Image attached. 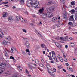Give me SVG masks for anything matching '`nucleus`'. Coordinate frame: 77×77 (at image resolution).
I'll return each instance as SVG.
<instances>
[{"label":"nucleus","instance_id":"62","mask_svg":"<svg viewBox=\"0 0 77 77\" xmlns=\"http://www.w3.org/2000/svg\"><path fill=\"white\" fill-rule=\"evenodd\" d=\"M38 35V36H42L41 34L39 33Z\"/></svg>","mask_w":77,"mask_h":77},{"label":"nucleus","instance_id":"11","mask_svg":"<svg viewBox=\"0 0 77 77\" xmlns=\"http://www.w3.org/2000/svg\"><path fill=\"white\" fill-rule=\"evenodd\" d=\"M6 42H7V41H6V40H4L2 42V44L5 47L6 46Z\"/></svg>","mask_w":77,"mask_h":77},{"label":"nucleus","instance_id":"53","mask_svg":"<svg viewBox=\"0 0 77 77\" xmlns=\"http://www.w3.org/2000/svg\"><path fill=\"white\" fill-rule=\"evenodd\" d=\"M64 60L65 62H68V60L66 58H65L64 59Z\"/></svg>","mask_w":77,"mask_h":77},{"label":"nucleus","instance_id":"25","mask_svg":"<svg viewBox=\"0 0 77 77\" xmlns=\"http://www.w3.org/2000/svg\"><path fill=\"white\" fill-rule=\"evenodd\" d=\"M55 61L56 62H57V63H58L59 62V60H58V59H57V58L56 57V58L55 59H54Z\"/></svg>","mask_w":77,"mask_h":77},{"label":"nucleus","instance_id":"37","mask_svg":"<svg viewBox=\"0 0 77 77\" xmlns=\"http://www.w3.org/2000/svg\"><path fill=\"white\" fill-rule=\"evenodd\" d=\"M0 32H1V34L2 35H5V34H4L2 32V29L1 28H0Z\"/></svg>","mask_w":77,"mask_h":77},{"label":"nucleus","instance_id":"22","mask_svg":"<svg viewBox=\"0 0 77 77\" xmlns=\"http://www.w3.org/2000/svg\"><path fill=\"white\" fill-rule=\"evenodd\" d=\"M69 12L71 13V14H74V13L75 12V10L74 9H72Z\"/></svg>","mask_w":77,"mask_h":77},{"label":"nucleus","instance_id":"57","mask_svg":"<svg viewBox=\"0 0 77 77\" xmlns=\"http://www.w3.org/2000/svg\"><path fill=\"white\" fill-rule=\"evenodd\" d=\"M30 24L32 26H34V24L32 23H30Z\"/></svg>","mask_w":77,"mask_h":77},{"label":"nucleus","instance_id":"10","mask_svg":"<svg viewBox=\"0 0 77 77\" xmlns=\"http://www.w3.org/2000/svg\"><path fill=\"white\" fill-rule=\"evenodd\" d=\"M52 57L54 59H56V55H55V53L54 51H52Z\"/></svg>","mask_w":77,"mask_h":77},{"label":"nucleus","instance_id":"52","mask_svg":"<svg viewBox=\"0 0 77 77\" xmlns=\"http://www.w3.org/2000/svg\"><path fill=\"white\" fill-rule=\"evenodd\" d=\"M8 2H2V4H7V3H8Z\"/></svg>","mask_w":77,"mask_h":77},{"label":"nucleus","instance_id":"44","mask_svg":"<svg viewBox=\"0 0 77 77\" xmlns=\"http://www.w3.org/2000/svg\"><path fill=\"white\" fill-rule=\"evenodd\" d=\"M70 18L71 19H72V20H74V15H72L70 16Z\"/></svg>","mask_w":77,"mask_h":77},{"label":"nucleus","instance_id":"50","mask_svg":"<svg viewBox=\"0 0 77 77\" xmlns=\"http://www.w3.org/2000/svg\"><path fill=\"white\" fill-rule=\"evenodd\" d=\"M62 2L63 3H65L66 2V1L65 0H62Z\"/></svg>","mask_w":77,"mask_h":77},{"label":"nucleus","instance_id":"32","mask_svg":"<svg viewBox=\"0 0 77 77\" xmlns=\"http://www.w3.org/2000/svg\"><path fill=\"white\" fill-rule=\"evenodd\" d=\"M22 38L24 40V41H27L28 40V39L26 38H24V37H22Z\"/></svg>","mask_w":77,"mask_h":77},{"label":"nucleus","instance_id":"12","mask_svg":"<svg viewBox=\"0 0 77 77\" xmlns=\"http://www.w3.org/2000/svg\"><path fill=\"white\" fill-rule=\"evenodd\" d=\"M46 66L47 67V68L49 70H50L51 69V66H50V65L49 64H47L46 65Z\"/></svg>","mask_w":77,"mask_h":77},{"label":"nucleus","instance_id":"42","mask_svg":"<svg viewBox=\"0 0 77 77\" xmlns=\"http://www.w3.org/2000/svg\"><path fill=\"white\" fill-rule=\"evenodd\" d=\"M23 31V32L25 33H27V31L24 29H22Z\"/></svg>","mask_w":77,"mask_h":77},{"label":"nucleus","instance_id":"5","mask_svg":"<svg viewBox=\"0 0 77 77\" xmlns=\"http://www.w3.org/2000/svg\"><path fill=\"white\" fill-rule=\"evenodd\" d=\"M16 19L17 20V21H18L19 20H20L22 23H24V22L25 21V20L24 19H23V18L21 17V16H20L19 17L18 16H16Z\"/></svg>","mask_w":77,"mask_h":77},{"label":"nucleus","instance_id":"54","mask_svg":"<svg viewBox=\"0 0 77 77\" xmlns=\"http://www.w3.org/2000/svg\"><path fill=\"white\" fill-rule=\"evenodd\" d=\"M57 68H58L59 69H62V68L60 66H58Z\"/></svg>","mask_w":77,"mask_h":77},{"label":"nucleus","instance_id":"16","mask_svg":"<svg viewBox=\"0 0 77 77\" xmlns=\"http://www.w3.org/2000/svg\"><path fill=\"white\" fill-rule=\"evenodd\" d=\"M7 14L6 13L4 12L3 13V15H2V17H7Z\"/></svg>","mask_w":77,"mask_h":77},{"label":"nucleus","instance_id":"30","mask_svg":"<svg viewBox=\"0 0 77 77\" xmlns=\"http://www.w3.org/2000/svg\"><path fill=\"white\" fill-rule=\"evenodd\" d=\"M35 62L37 64H39V60H38L37 59H35Z\"/></svg>","mask_w":77,"mask_h":77},{"label":"nucleus","instance_id":"27","mask_svg":"<svg viewBox=\"0 0 77 77\" xmlns=\"http://www.w3.org/2000/svg\"><path fill=\"white\" fill-rule=\"evenodd\" d=\"M39 66H41L42 67H43L44 68H45V66L43 65L42 64L40 63L39 64Z\"/></svg>","mask_w":77,"mask_h":77},{"label":"nucleus","instance_id":"13","mask_svg":"<svg viewBox=\"0 0 77 77\" xmlns=\"http://www.w3.org/2000/svg\"><path fill=\"white\" fill-rule=\"evenodd\" d=\"M42 17L43 18H46L47 17L46 13H43L42 15Z\"/></svg>","mask_w":77,"mask_h":77},{"label":"nucleus","instance_id":"3","mask_svg":"<svg viewBox=\"0 0 77 77\" xmlns=\"http://www.w3.org/2000/svg\"><path fill=\"white\" fill-rule=\"evenodd\" d=\"M28 66L30 69L33 71V69L32 68H35L36 66V64L32 63L29 64Z\"/></svg>","mask_w":77,"mask_h":77},{"label":"nucleus","instance_id":"6","mask_svg":"<svg viewBox=\"0 0 77 77\" xmlns=\"http://www.w3.org/2000/svg\"><path fill=\"white\" fill-rule=\"evenodd\" d=\"M6 64L4 63H1L0 64V68L4 69L6 67Z\"/></svg>","mask_w":77,"mask_h":77},{"label":"nucleus","instance_id":"7","mask_svg":"<svg viewBox=\"0 0 77 77\" xmlns=\"http://www.w3.org/2000/svg\"><path fill=\"white\" fill-rule=\"evenodd\" d=\"M9 22H11L13 21L14 18L12 16H10L8 18Z\"/></svg>","mask_w":77,"mask_h":77},{"label":"nucleus","instance_id":"15","mask_svg":"<svg viewBox=\"0 0 77 77\" xmlns=\"http://www.w3.org/2000/svg\"><path fill=\"white\" fill-rule=\"evenodd\" d=\"M57 47H59V46H60V48H61V46H60V44L59 43H58L57 42H55V43Z\"/></svg>","mask_w":77,"mask_h":77},{"label":"nucleus","instance_id":"60","mask_svg":"<svg viewBox=\"0 0 77 77\" xmlns=\"http://www.w3.org/2000/svg\"><path fill=\"white\" fill-rule=\"evenodd\" d=\"M60 46H61V48H60V46H59V47H58V48H59V49H60H60H61V48H62V45H60Z\"/></svg>","mask_w":77,"mask_h":77},{"label":"nucleus","instance_id":"47","mask_svg":"<svg viewBox=\"0 0 77 77\" xmlns=\"http://www.w3.org/2000/svg\"><path fill=\"white\" fill-rule=\"evenodd\" d=\"M10 59H14V58L12 56H11L10 57Z\"/></svg>","mask_w":77,"mask_h":77},{"label":"nucleus","instance_id":"2","mask_svg":"<svg viewBox=\"0 0 77 77\" xmlns=\"http://www.w3.org/2000/svg\"><path fill=\"white\" fill-rule=\"evenodd\" d=\"M56 7L54 5H53L52 7H51L49 8H47L46 10L48 12H53L55 11V8Z\"/></svg>","mask_w":77,"mask_h":77},{"label":"nucleus","instance_id":"40","mask_svg":"<svg viewBox=\"0 0 77 77\" xmlns=\"http://www.w3.org/2000/svg\"><path fill=\"white\" fill-rule=\"evenodd\" d=\"M75 20H77V13L75 14Z\"/></svg>","mask_w":77,"mask_h":77},{"label":"nucleus","instance_id":"4","mask_svg":"<svg viewBox=\"0 0 77 77\" xmlns=\"http://www.w3.org/2000/svg\"><path fill=\"white\" fill-rule=\"evenodd\" d=\"M48 72L49 74L51 75L52 77H54L55 76V73L53 71L51 70V69L49 70L48 71Z\"/></svg>","mask_w":77,"mask_h":77},{"label":"nucleus","instance_id":"41","mask_svg":"<svg viewBox=\"0 0 77 77\" xmlns=\"http://www.w3.org/2000/svg\"><path fill=\"white\" fill-rule=\"evenodd\" d=\"M70 45L71 46V47H74L75 45H74V44L71 43Z\"/></svg>","mask_w":77,"mask_h":77},{"label":"nucleus","instance_id":"9","mask_svg":"<svg viewBox=\"0 0 77 77\" xmlns=\"http://www.w3.org/2000/svg\"><path fill=\"white\" fill-rule=\"evenodd\" d=\"M57 17H53L52 19V22H53V23H55V22H56V21L57 20Z\"/></svg>","mask_w":77,"mask_h":77},{"label":"nucleus","instance_id":"63","mask_svg":"<svg viewBox=\"0 0 77 77\" xmlns=\"http://www.w3.org/2000/svg\"><path fill=\"white\" fill-rule=\"evenodd\" d=\"M44 45L43 44H42L41 45V47H42L43 48V47H44Z\"/></svg>","mask_w":77,"mask_h":77},{"label":"nucleus","instance_id":"35","mask_svg":"<svg viewBox=\"0 0 77 77\" xmlns=\"http://www.w3.org/2000/svg\"><path fill=\"white\" fill-rule=\"evenodd\" d=\"M56 26L57 27H59L60 26V23H57L56 24Z\"/></svg>","mask_w":77,"mask_h":77},{"label":"nucleus","instance_id":"23","mask_svg":"<svg viewBox=\"0 0 77 77\" xmlns=\"http://www.w3.org/2000/svg\"><path fill=\"white\" fill-rule=\"evenodd\" d=\"M27 5L28 6H29V7H30V6H33V5H32V4H31L30 3H27Z\"/></svg>","mask_w":77,"mask_h":77},{"label":"nucleus","instance_id":"19","mask_svg":"<svg viewBox=\"0 0 77 77\" xmlns=\"http://www.w3.org/2000/svg\"><path fill=\"white\" fill-rule=\"evenodd\" d=\"M76 26H77V23H73L72 24V27H75Z\"/></svg>","mask_w":77,"mask_h":77},{"label":"nucleus","instance_id":"29","mask_svg":"<svg viewBox=\"0 0 77 77\" xmlns=\"http://www.w3.org/2000/svg\"><path fill=\"white\" fill-rule=\"evenodd\" d=\"M75 1H72L71 2V4L72 6H74L75 5Z\"/></svg>","mask_w":77,"mask_h":77},{"label":"nucleus","instance_id":"39","mask_svg":"<svg viewBox=\"0 0 77 77\" xmlns=\"http://www.w3.org/2000/svg\"><path fill=\"white\" fill-rule=\"evenodd\" d=\"M59 60L61 61V62H63V59L62 58L60 57V58H59Z\"/></svg>","mask_w":77,"mask_h":77},{"label":"nucleus","instance_id":"46","mask_svg":"<svg viewBox=\"0 0 77 77\" xmlns=\"http://www.w3.org/2000/svg\"><path fill=\"white\" fill-rule=\"evenodd\" d=\"M57 56L59 58V59L60 58V57H61L60 56V55L59 54H57Z\"/></svg>","mask_w":77,"mask_h":77},{"label":"nucleus","instance_id":"45","mask_svg":"<svg viewBox=\"0 0 77 77\" xmlns=\"http://www.w3.org/2000/svg\"><path fill=\"white\" fill-rule=\"evenodd\" d=\"M72 24V22H69L68 23V24H69V25H71Z\"/></svg>","mask_w":77,"mask_h":77},{"label":"nucleus","instance_id":"48","mask_svg":"<svg viewBox=\"0 0 77 77\" xmlns=\"http://www.w3.org/2000/svg\"><path fill=\"white\" fill-rule=\"evenodd\" d=\"M25 72L27 73V74H29V71L27 70V69H26L25 70Z\"/></svg>","mask_w":77,"mask_h":77},{"label":"nucleus","instance_id":"43","mask_svg":"<svg viewBox=\"0 0 77 77\" xmlns=\"http://www.w3.org/2000/svg\"><path fill=\"white\" fill-rule=\"evenodd\" d=\"M57 72L59 74H60V71L59 69H58L57 71Z\"/></svg>","mask_w":77,"mask_h":77},{"label":"nucleus","instance_id":"1","mask_svg":"<svg viewBox=\"0 0 77 77\" xmlns=\"http://www.w3.org/2000/svg\"><path fill=\"white\" fill-rule=\"evenodd\" d=\"M39 2L37 1L36 0H33L32 2V7H35V8H38L39 6Z\"/></svg>","mask_w":77,"mask_h":77},{"label":"nucleus","instance_id":"14","mask_svg":"<svg viewBox=\"0 0 77 77\" xmlns=\"http://www.w3.org/2000/svg\"><path fill=\"white\" fill-rule=\"evenodd\" d=\"M48 5L49 6H51L53 5V2L51 1H49L48 3Z\"/></svg>","mask_w":77,"mask_h":77},{"label":"nucleus","instance_id":"18","mask_svg":"<svg viewBox=\"0 0 77 77\" xmlns=\"http://www.w3.org/2000/svg\"><path fill=\"white\" fill-rule=\"evenodd\" d=\"M10 75V72L9 71H7L5 72V75Z\"/></svg>","mask_w":77,"mask_h":77},{"label":"nucleus","instance_id":"56","mask_svg":"<svg viewBox=\"0 0 77 77\" xmlns=\"http://www.w3.org/2000/svg\"><path fill=\"white\" fill-rule=\"evenodd\" d=\"M69 75H70V76H71L72 77H75V76L74 75H70V74H68Z\"/></svg>","mask_w":77,"mask_h":77},{"label":"nucleus","instance_id":"49","mask_svg":"<svg viewBox=\"0 0 77 77\" xmlns=\"http://www.w3.org/2000/svg\"><path fill=\"white\" fill-rule=\"evenodd\" d=\"M26 51L28 52V53H30V50L29 49H26Z\"/></svg>","mask_w":77,"mask_h":77},{"label":"nucleus","instance_id":"58","mask_svg":"<svg viewBox=\"0 0 77 77\" xmlns=\"http://www.w3.org/2000/svg\"><path fill=\"white\" fill-rule=\"evenodd\" d=\"M51 63H54V60H53L51 61Z\"/></svg>","mask_w":77,"mask_h":77},{"label":"nucleus","instance_id":"20","mask_svg":"<svg viewBox=\"0 0 77 77\" xmlns=\"http://www.w3.org/2000/svg\"><path fill=\"white\" fill-rule=\"evenodd\" d=\"M51 12H48L46 14V16H47V17H49L50 16V14Z\"/></svg>","mask_w":77,"mask_h":77},{"label":"nucleus","instance_id":"33","mask_svg":"<svg viewBox=\"0 0 77 77\" xmlns=\"http://www.w3.org/2000/svg\"><path fill=\"white\" fill-rule=\"evenodd\" d=\"M4 69L1 68V69H0V72H1V74L4 71Z\"/></svg>","mask_w":77,"mask_h":77},{"label":"nucleus","instance_id":"55","mask_svg":"<svg viewBox=\"0 0 77 77\" xmlns=\"http://www.w3.org/2000/svg\"><path fill=\"white\" fill-rule=\"evenodd\" d=\"M35 32H36V33L37 35L39 33V32H38V31H37V30H36V31H35Z\"/></svg>","mask_w":77,"mask_h":77},{"label":"nucleus","instance_id":"24","mask_svg":"<svg viewBox=\"0 0 77 77\" xmlns=\"http://www.w3.org/2000/svg\"><path fill=\"white\" fill-rule=\"evenodd\" d=\"M67 69H68L69 71H72V69L70 67H68Z\"/></svg>","mask_w":77,"mask_h":77},{"label":"nucleus","instance_id":"38","mask_svg":"<svg viewBox=\"0 0 77 77\" xmlns=\"http://www.w3.org/2000/svg\"><path fill=\"white\" fill-rule=\"evenodd\" d=\"M63 17L64 19H66V15L65 14H63Z\"/></svg>","mask_w":77,"mask_h":77},{"label":"nucleus","instance_id":"34","mask_svg":"<svg viewBox=\"0 0 77 77\" xmlns=\"http://www.w3.org/2000/svg\"><path fill=\"white\" fill-rule=\"evenodd\" d=\"M19 2L21 4H24V0H20Z\"/></svg>","mask_w":77,"mask_h":77},{"label":"nucleus","instance_id":"36","mask_svg":"<svg viewBox=\"0 0 77 77\" xmlns=\"http://www.w3.org/2000/svg\"><path fill=\"white\" fill-rule=\"evenodd\" d=\"M10 44H11V43H10V42L7 41L6 45H8V46H9L10 45Z\"/></svg>","mask_w":77,"mask_h":77},{"label":"nucleus","instance_id":"8","mask_svg":"<svg viewBox=\"0 0 77 77\" xmlns=\"http://www.w3.org/2000/svg\"><path fill=\"white\" fill-rule=\"evenodd\" d=\"M26 45L27 48H29L30 46V43L28 42H26L25 43Z\"/></svg>","mask_w":77,"mask_h":77},{"label":"nucleus","instance_id":"31","mask_svg":"<svg viewBox=\"0 0 77 77\" xmlns=\"http://www.w3.org/2000/svg\"><path fill=\"white\" fill-rule=\"evenodd\" d=\"M27 3L32 4V1L31 0H28L27 1Z\"/></svg>","mask_w":77,"mask_h":77},{"label":"nucleus","instance_id":"61","mask_svg":"<svg viewBox=\"0 0 77 77\" xmlns=\"http://www.w3.org/2000/svg\"><path fill=\"white\" fill-rule=\"evenodd\" d=\"M49 59L51 60H53V58H52V57H49Z\"/></svg>","mask_w":77,"mask_h":77},{"label":"nucleus","instance_id":"64","mask_svg":"<svg viewBox=\"0 0 77 77\" xmlns=\"http://www.w3.org/2000/svg\"><path fill=\"white\" fill-rule=\"evenodd\" d=\"M13 49H14V50H15V51H17V49H16V48H15V47H13Z\"/></svg>","mask_w":77,"mask_h":77},{"label":"nucleus","instance_id":"17","mask_svg":"<svg viewBox=\"0 0 77 77\" xmlns=\"http://www.w3.org/2000/svg\"><path fill=\"white\" fill-rule=\"evenodd\" d=\"M43 11L44 8H42V9H41L39 10V12L40 13H42V12H43Z\"/></svg>","mask_w":77,"mask_h":77},{"label":"nucleus","instance_id":"51","mask_svg":"<svg viewBox=\"0 0 77 77\" xmlns=\"http://www.w3.org/2000/svg\"><path fill=\"white\" fill-rule=\"evenodd\" d=\"M5 56H6V57H8L9 56L8 54L7 53H5Z\"/></svg>","mask_w":77,"mask_h":77},{"label":"nucleus","instance_id":"21","mask_svg":"<svg viewBox=\"0 0 77 77\" xmlns=\"http://www.w3.org/2000/svg\"><path fill=\"white\" fill-rule=\"evenodd\" d=\"M67 38H68V37L67 36H66L65 38H63V40L64 41H68V40Z\"/></svg>","mask_w":77,"mask_h":77},{"label":"nucleus","instance_id":"59","mask_svg":"<svg viewBox=\"0 0 77 77\" xmlns=\"http://www.w3.org/2000/svg\"><path fill=\"white\" fill-rule=\"evenodd\" d=\"M53 70L54 72H56V68H54Z\"/></svg>","mask_w":77,"mask_h":77},{"label":"nucleus","instance_id":"28","mask_svg":"<svg viewBox=\"0 0 77 77\" xmlns=\"http://www.w3.org/2000/svg\"><path fill=\"white\" fill-rule=\"evenodd\" d=\"M53 16V14L51 12L49 18L52 17Z\"/></svg>","mask_w":77,"mask_h":77},{"label":"nucleus","instance_id":"26","mask_svg":"<svg viewBox=\"0 0 77 77\" xmlns=\"http://www.w3.org/2000/svg\"><path fill=\"white\" fill-rule=\"evenodd\" d=\"M6 39L8 41H11V38L10 37H8L7 38H6Z\"/></svg>","mask_w":77,"mask_h":77}]
</instances>
